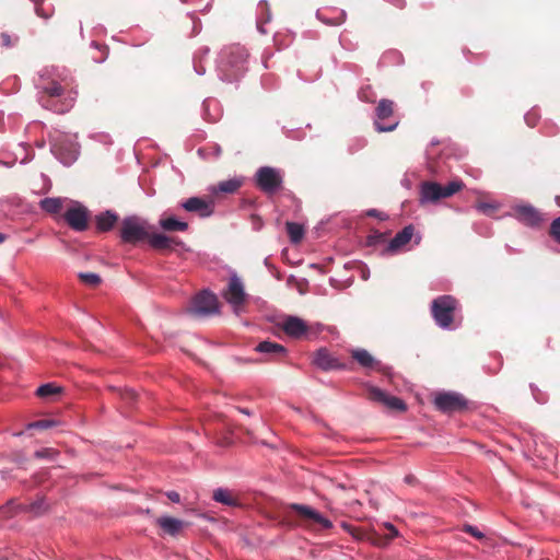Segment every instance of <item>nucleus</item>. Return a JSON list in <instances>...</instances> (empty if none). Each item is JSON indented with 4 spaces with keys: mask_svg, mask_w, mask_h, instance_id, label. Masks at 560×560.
<instances>
[{
    "mask_svg": "<svg viewBox=\"0 0 560 560\" xmlns=\"http://www.w3.org/2000/svg\"><path fill=\"white\" fill-rule=\"evenodd\" d=\"M72 78L66 71L55 68L44 69L36 81L38 102L40 105L57 114L69 112L75 102L77 91Z\"/></svg>",
    "mask_w": 560,
    "mask_h": 560,
    "instance_id": "obj_1",
    "label": "nucleus"
},
{
    "mask_svg": "<svg viewBox=\"0 0 560 560\" xmlns=\"http://www.w3.org/2000/svg\"><path fill=\"white\" fill-rule=\"evenodd\" d=\"M256 187L268 197H272L283 189V172L271 166L259 167L254 176Z\"/></svg>",
    "mask_w": 560,
    "mask_h": 560,
    "instance_id": "obj_2",
    "label": "nucleus"
},
{
    "mask_svg": "<svg viewBox=\"0 0 560 560\" xmlns=\"http://www.w3.org/2000/svg\"><path fill=\"white\" fill-rule=\"evenodd\" d=\"M457 306L458 301L452 295H441L434 299L431 303V315L435 324L443 329L451 328Z\"/></svg>",
    "mask_w": 560,
    "mask_h": 560,
    "instance_id": "obj_3",
    "label": "nucleus"
},
{
    "mask_svg": "<svg viewBox=\"0 0 560 560\" xmlns=\"http://www.w3.org/2000/svg\"><path fill=\"white\" fill-rule=\"evenodd\" d=\"M148 223L138 217H128L121 221L119 235L124 243L137 244L148 241L150 236Z\"/></svg>",
    "mask_w": 560,
    "mask_h": 560,
    "instance_id": "obj_4",
    "label": "nucleus"
},
{
    "mask_svg": "<svg viewBox=\"0 0 560 560\" xmlns=\"http://www.w3.org/2000/svg\"><path fill=\"white\" fill-rule=\"evenodd\" d=\"M464 183L462 180H453L446 186H442L435 182H423L420 188V201L436 202L442 198H448L462 190Z\"/></svg>",
    "mask_w": 560,
    "mask_h": 560,
    "instance_id": "obj_5",
    "label": "nucleus"
},
{
    "mask_svg": "<svg viewBox=\"0 0 560 560\" xmlns=\"http://www.w3.org/2000/svg\"><path fill=\"white\" fill-rule=\"evenodd\" d=\"M342 527L348 533H350L352 536H354L359 539L368 538L374 545L380 546V547L386 546L394 537H396L398 535V530L395 528L394 525H392L389 523H385L383 525V528H384L383 533H378V532H373L371 534L363 533L361 529L354 528L347 523H342Z\"/></svg>",
    "mask_w": 560,
    "mask_h": 560,
    "instance_id": "obj_6",
    "label": "nucleus"
},
{
    "mask_svg": "<svg viewBox=\"0 0 560 560\" xmlns=\"http://www.w3.org/2000/svg\"><path fill=\"white\" fill-rule=\"evenodd\" d=\"M289 509L294 511L307 527L314 529H329L332 527V523L328 518L308 505L292 503Z\"/></svg>",
    "mask_w": 560,
    "mask_h": 560,
    "instance_id": "obj_7",
    "label": "nucleus"
},
{
    "mask_svg": "<svg viewBox=\"0 0 560 560\" xmlns=\"http://www.w3.org/2000/svg\"><path fill=\"white\" fill-rule=\"evenodd\" d=\"M188 311L200 317L215 314L219 311L218 299L215 294L202 291L194 298Z\"/></svg>",
    "mask_w": 560,
    "mask_h": 560,
    "instance_id": "obj_8",
    "label": "nucleus"
},
{
    "mask_svg": "<svg viewBox=\"0 0 560 560\" xmlns=\"http://www.w3.org/2000/svg\"><path fill=\"white\" fill-rule=\"evenodd\" d=\"M51 151L65 165L73 163L79 154L78 144L63 136L54 138Z\"/></svg>",
    "mask_w": 560,
    "mask_h": 560,
    "instance_id": "obj_9",
    "label": "nucleus"
},
{
    "mask_svg": "<svg viewBox=\"0 0 560 560\" xmlns=\"http://www.w3.org/2000/svg\"><path fill=\"white\" fill-rule=\"evenodd\" d=\"M395 112V103L392 100L382 98L376 108H375V115L376 120L374 121V128L377 132H388L396 129L398 126V120H395L393 124L385 125L382 124V120H386L390 117H393Z\"/></svg>",
    "mask_w": 560,
    "mask_h": 560,
    "instance_id": "obj_10",
    "label": "nucleus"
},
{
    "mask_svg": "<svg viewBox=\"0 0 560 560\" xmlns=\"http://www.w3.org/2000/svg\"><path fill=\"white\" fill-rule=\"evenodd\" d=\"M435 407L443 412L459 411L467 407L463 395L457 393H442L434 399Z\"/></svg>",
    "mask_w": 560,
    "mask_h": 560,
    "instance_id": "obj_11",
    "label": "nucleus"
},
{
    "mask_svg": "<svg viewBox=\"0 0 560 560\" xmlns=\"http://www.w3.org/2000/svg\"><path fill=\"white\" fill-rule=\"evenodd\" d=\"M514 217L527 226H539L544 221L542 213L530 205H518L513 208Z\"/></svg>",
    "mask_w": 560,
    "mask_h": 560,
    "instance_id": "obj_12",
    "label": "nucleus"
},
{
    "mask_svg": "<svg viewBox=\"0 0 560 560\" xmlns=\"http://www.w3.org/2000/svg\"><path fill=\"white\" fill-rule=\"evenodd\" d=\"M313 363L323 371L349 369L346 363L334 357L326 348H320L315 352Z\"/></svg>",
    "mask_w": 560,
    "mask_h": 560,
    "instance_id": "obj_13",
    "label": "nucleus"
},
{
    "mask_svg": "<svg viewBox=\"0 0 560 560\" xmlns=\"http://www.w3.org/2000/svg\"><path fill=\"white\" fill-rule=\"evenodd\" d=\"M368 398L371 401L382 404L393 410L405 411L407 409L406 404L400 398L388 396L377 387L372 386L368 389Z\"/></svg>",
    "mask_w": 560,
    "mask_h": 560,
    "instance_id": "obj_14",
    "label": "nucleus"
},
{
    "mask_svg": "<svg viewBox=\"0 0 560 560\" xmlns=\"http://www.w3.org/2000/svg\"><path fill=\"white\" fill-rule=\"evenodd\" d=\"M63 218L69 226L78 232L85 231L89 226V211L82 206H77L68 209Z\"/></svg>",
    "mask_w": 560,
    "mask_h": 560,
    "instance_id": "obj_15",
    "label": "nucleus"
},
{
    "mask_svg": "<svg viewBox=\"0 0 560 560\" xmlns=\"http://www.w3.org/2000/svg\"><path fill=\"white\" fill-rule=\"evenodd\" d=\"M415 233L413 225L409 224L398 232L387 245L383 248L382 255H394L402 249L412 238Z\"/></svg>",
    "mask_w": 560,
    "mask_h": 560,
    "instance_id": "obj_16",
    "label": "nucleus"
},
{
    "mask_svg": "<svg viewBox=\"0 0 560 560\" xmlns=\"http://www.w3.org/2000/svg\"><path fill=\"white\" fill-rule=\"evenodd\" d=\"M223 298L232 304L234 307L243 305L246 300V293L244 291V285L240 278L233 276L230 281L228 289L223 293Z\"/></svg>",
    "mask_w": 560,
    "mask_h": 560,
    "instance_id": "obj_17",
    "label": "nucleus"
},
{
    "mask_svg": "<svg viewBox=\"0 0 560 560\" xmlns=\"http://www.w3.org/2000/svg\"><path fill=\"white\" fill-rule=\"evenodd\" d=\"M182 207L188 211L197 213L201 218H208L213 213V201H207L199 197H191L182 203Z\"/></svg>",
    "mask_w": 560,
    "mask_h": 560,
    "instance_id": "obj_18",
    "label": "nucleus"
},
{
    "mask_svg": "<svg viewBox=\"0 0 560 560\" xmlns=\"http://www.w3.org/2000/svg\"><path fill=\"white\" fill-rule=\"evenodd\" d=\"M281 328L288 336L295 339L303 337L308 331L306 323L296 316H287Z\"/></svg>",
    "mask_w": 560,
    "mask_h": 560,
    "instance_id": "obj_19",
    "label": "nucleus"
},
{
    "mask_svg": "<svg viewBox=\"0 0 560 560\" xmlns=\"http://www.w3.org/2000/svg\"><path fill=\"white\" fill-rule=\"evenodd\" d=\"M148 243L152 248L161 252L173 250L176 246L180 245V241L177 237L161 233H150Z\"/></svg>",
    "mask_w": 560,
    "mask_h": 560,
    "instance_id": "obj_20",
    "label": "nucleus"
},
{
    "mask_svg": "<svg viewBox=\"0 0 560 560\" xmlns=\"http://www.w3.org/2000/svg\"><path fill=\"white\" fill-rule=\"evenodd\" d=\"M247 59V54L243 47L235 46L231 47L228 51L222 55V62L240 69Z\"/></svg>",
    "mask_w": 560,
    "mask_h": 560,
    "instance_id": "obj_21",
    "label": "nucleus"
},
{
    "mask_svg": "<svg viewBox=\"0 0 560 560\" xmlns=\"http://www.w3.org/2000/svg\"><path fill=\"white\" fill-rule=\"evenodd\" d=\"M351 358L364 369H376L380 362L365 349H352Z\"/></svg>",
    "mask_w": 560,
    "mask_h": 560,
    "instance_id": "obj_22",
    "label": "nucleus"
},
{
    "mask_svg": "<svg viewBox=\"0 0 560 560\" xmlns=\"http://www.w3.org/2000/svg\"><path fill=\"white\" fill-rule=\"evenodd\" d=\"M156 524L163 529L165 534L171 536L177 535L184 526L183 521L171 516L159 517L156 520Z\"/></svg>",
    "mask_w": 560,
    "mask_h": 560,
    "instance_id": "obj_23",
    "label": "nucleus"
},
{
    "mask_svg": "<svg viewBox=\"0 0 560 560\" xmlns=\"http://www.w3.org/2000/svg\"><path fill=\"white\" fill-rule=\"evenodd\" d=\"M118 221V215L113 211H105L95 217L96 229L100 232H107L114 228Z\"/></svg>",
    "mask_w": 560,
    "mask_h": 560,
    "instance_id": "obj_24",
    "label": "nucleus"
},
{
    "mask_svg": "<svg viewBox=\"0 0 560 560\" xmlns=\"http://www.w3.org/2000/svg\"><path fill=\"white\" fill-rule=\"evenodd\" d=\"M243 180L241 178L234 177L226 180H222L218 183L215 186L211 187V192L218 195L222 194H234L242 186Z\"/></svg>",
    "mask_w": 560,
    "mask_h": 560,
    "instance_id": "obj_25",
    "label": "nucleus"
},
{
    "mask_svg": "<svg viewBox=\"0 0 560 560\" xmlns=\"http://www.w3.org/2000/svg\"><path fill=\"white\" fill-rule=\"evenodd\" d=\"M256 350L261 353H269L275 357L284 355L287 350L285 348L277 342L272 341H261L257 345Z\"/></svg>",
    "mask_w": 560,
    "mask_h": 560,
    "instance_id": "obj_26",
    "label": "nucleus"
},
{
    "mask_svg": "<svg viewBox=\"0 0 560 560\" xmlns=\"http://www.w3.org/2000/svg\"><path fill=\"white\" fill-rule=\"evenodd\" d=\"M213 500L229 506L240 505L238 500L228 489L219 488L213 491Z\"/></svg>",
    "mask_w": 560,
    "mask_h": 560,
    "instance_id": "obj_27",
    "label": "nucleus"
},
{
    "mask_svg": "<svg viewBox=\"0 0 560 560\" xmlns=\"http://www.w3.org/2000/svg\"><path fill=\"white\" fill-rule=\"evenodd\" d=\"M19 510L25 513H32L35 516L42 515L47 511V504L44 498H40L30 504L19 505Z\"/></svg>",
    "mask_w": 560,
    "mask_h": 560,
    "instance_id": "obj_28",
    "label": "nucleus"
},
{
    "mask_svg": "<svg viewBox=\"0 0 560 560\" xmlns=\"http://www.w3.org/2000/svg\"><path fill=\"white\" fill-rule=\"evenodd\" d=\"M160 225L165 231H180L184 232L188 229V224L184 221H179L173 217L161 219Z\"/></svg>",
    "mask_w": 560,
    "mask_h": 560,
    "instance_id": "obj_29",
    "label": "nucleus"
},
{
    "mask_svg": "<svg viewBox=\"0 0 560 560\" xmlns=\"http://www.w3.org/2000/svg\"><path fill=\"white\" fill-rule=\"evenodd\" d=\"M62 203L61 198H45L40 201V208L50 214H57L61 211Z\"/></svg>",
    "mask_w": 560,
    "mask_h": 560,
    "instance_id": "obj_30",
    "label": "nucleus"
},
{
    "mask_svg": "<svg viewBox=\"0 0 560 560\" xmlns=\"http://www.w3.org/2000/svg\"><path fill=\"white\" fill-rule=\"evenodd\" d=\"M287 232L289 234L290 241L294 244H298L302 241L304 236V228L303 225L295 222H287L285 224Z\"/></svg>",
    "mask_w": 560,
    "mask_h": 560,
    "instance_id": "obj_31",
    "label": "nucleus"
},
{
    "mask_svg": "<svg viewBox=\"0 0 560 560\" xmlns=\"http://www.w3.org/2000/svg\"><path fill=\"white\" fill-rule=\"evenodd\" d=\"M62 387L55 385L54 383H47L39 386L36 390V395L40 398H48L61 394Z\"/></svg>",
    "mask_w": 560,
    "mask_h": 560,
    "instance_id": "obj_32",
    "label": "nucleus"
},
{
    "mask_svg": "<svg viewBox=\"0 0 560 560\" xmlns=\"http://www.w3.org/2000/svg\"><path fill=\"white\" fill-rule=\"evenodd\" d=\"M387 236H388L387 232H380L377 230H374L366 237V245L368 246H376L378 244H384V243H386Z\"/></svg>",
    "mask_w": 560,
    "mask_h": 560,
    "instance_id": "obj_33",
    "label": "nucleus"
},
{
    "mask_svg": "<svg viewBox=\"0 0 560 560\" xmlns=\"http://www.w3.org/2000/svg\"><path fill=\"white\" fill-rule=\"evenodd\" d=\"M79 279L81 280V282L90 287H96L102 281L101 277L94 272H81L79 273Z\"/></svg>",
    "mask_w": 560,
    "mask_h": 560,
    "instance_id": "obj_34",
    "label": "nucleus"
},
{
    "mask_svg": "<svg viewBox=\"0 0 560 560\" xmlns=\"http://www.w3.org/2000/svg\"><path fill=\"white\" fill-rule=\"evenodd\" d=\"M549 234L557 243L560 244V217L552 221Z\"/></svg>",
    "mask_w": 560,
    "mask_h": 560,
    "instance_id": "obj_35",
    "label": "nucleus"
},
{
    "mask_svg": "<svg viewBox=\"0 0 560 560\" xmlns=\"http://www.w3.org/2000/svg\"><path fill=\"white\" fill-rule=\"evenodd\" d=\"M54 425L51 420H38L28 424V428L48 429Z\"/></svg>",
    "mask_w": 560,
    "mask_h": 560,
    "instance_id": "obj_36",
    "label": "nucleus"
},
{
    "mask_svg": "<svg viewBox=\"0 0 560 560\" xmlns=\"http://www.w3.org/2000/svg\"><path fill=\"white\" fill-rule=\"evenodd\" d=\"M464 530L477 539H482L485 537L483 534L477 527H474L471 525H465Z\"/></svg>",
    "mask_w": 560,
    "mask_h": 560,
    "instance_id": "obj_37",
    "label": "nucleus"
},
{
    "mask_svg": "<svg viewBox=\"0 0 560 560\" xmlns=\"http://www.w3.org/2000/svg\"><path fill=\"white\" fill-rule=\"evenodd\" d=\"M58 453L52 448H44L42 451H37L35 453V456L38 458H43V457H54Z\"/></svg>",
    "mask_w": 560,
    "mask_h": 560,
    "instance_id": "obj_38",
    "label": "nucleus"
},
{
    "mask_svg": "<svg viewBox=\"0 0 560 560\" xmlns=\"http://www.w3.org/2000/svg\"><path fill=\"white\" fill-rule=\"evenodd\" d=\"M36 14L45 20L49 19L52 14L51 11H46L42 4H36Z\"/></svg>",
    "mask_w": 560,
    "mask_h": 560,
    "instance_id": "obj_39",
    "label": "nucleus"
},
{
    "mask_svg": "<svg viewBox=\"0 0 560 560\" xmlns=\"http://www.w3.org/2000/svg\"><path fill=\"white\" fill-rule=\"evenodd\" d=\"M366 215L377 218L380 220H385L387 217L385 213L376 210V209H370L366 211Z\"/></svg>",
    "mask_w": 560,
    "mask_h": 560,
    "instance_id": "obj_40",
    "label": "nucleus"
},
{
    "mask_svg": "<svg viewBox=\"0 0 560 560\" xmlns=\"http://www.w3.org/2000/svg\"><path fill=\"white\" fill-rule=\"evenodd\" d=\"M167 498L172 501V502H175V503H178L180 501V495L178 492L176 491H170L167 493Z\"/></svg>",
    "mask_w": 560,
    "mask_h": 560,
    "instance_id": "obj_41",
    "label": "nucleus"
},
{
    "mask_svg": "<svg viewBox=\"0 0 560 560\" xmlns=\"http://www.w3.org/2000/svg\"><path fill=\"white\" fill-rule=\"evenodd\" d=\"M0 38L2 40L3 46H5V47H10L11 46V37H10L9 34L2 33L0 35Z\"/></svg>",
    "mask_w": 560,
    "mask_h": 560,
    "instance_id": "obj_42",
    "label": "nucleus"
},
{
    "mask_svg": "<svg viewBox=\"0 0 560 560\" xmlns=\"http://www.w3.org/2000/svg\"><path fill=\"white\" fill-rule=\"evenodd\" d=\"M346 14L341 12L340 16L336 21H326L327 24L339 25L345 21Z\"/></svg>",
    "mask_w": 560,
    "mask_h": 560,
    "instance_id": "obj_43",
    "label": "nucleus"
},
{
    "mask_svg": "<svg viewBox=\"0 0 560 560\" xmlns=\"http://www.w3.org/2000/svg\"><path fill=\"white\" fill-rule=\"evenodd\" d=\"M136 398V393L132 390L126 392L125 399L128 401H132Z\"/></svg>",
    "mask_w": 560,
    "mask_h": 560,
    "instance_id": "obj_44",
    "label": "nucleus"
},
{
    "mask_svg": "<svg viewBox=\"0 0 560 560\" xmlns=\"http://www.w3.org/2000/svg\"><path fill=\"white\" fill-rule=\"evenodd\" d=\"M237 410H238L240 412L244 413V415H247V416H249V415H250V411H249L248 409H246V408H241V407H238V408H237Z\"/></svg>",
    "mask_w": 560,
    "mask_h": 560,
    "instance_id": "obj_45",
    "label": "nucleus"
},
{
    "mask_svg": "<svg viewBox=\"0 0 560 560\" xmlns=\"http://www.w3.org/2000/svg\"><path fill=\"white\" fill-rule=\"evenodd\" d=\"M5 241V235L0 233V244L3 243Z\"/></svg>",
    "mask_w": 560,
    "mask_h": 560,
    "instance_id": "obj_46",
    "label": "nucleus"
},
{
    "mask_svg": "<svg viewBox=\"0 0 560 560\" xmlns=\"http://www.w3.org/2000/svg\"><path fill=\"white\" fill-rule=\"evenodd\" d=\"M400 2H401V3H400L399 5H400V7H402V5H404V0H400Z\"/></svg>",
    "mask_w": 560,
    "mask_h": 560,
    "instance_id": "obj_47",
    "label": "nucleus"
}]
</instances>
